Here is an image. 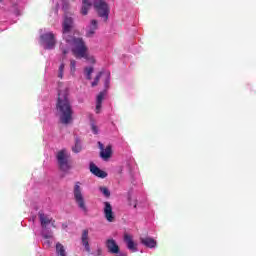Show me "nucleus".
<instances>
[{
    "mask_svg": "<svg viewBox=\"0 0 256 256\" xmlns=\"http://www.w3.org/2000/svg\"><path fill=\"white\" fill-rule=\"evenodd\" d=\"M44 239H51L53 237L52 234H43Z\"/></svg>",
    "mask_w": 256,
    "mask_h": 256,
    "instance_id": "nucleus-29",
    "label": "nucleus"
},
{
    "mask_svg": "<svg viewBox=\"0 0 256 256\" xmlns=\"http://www.w3.org/2000/svg\"><path fill=\"white\" fill-rule=\"evenodd\" d=\"M104 217L106 221L109 223H113L115 221V214H113V206H111V203L104 202Z\"/></svg>",
    "mask_w": 256,
    "mask_h": 256,
    "instance_id": "nucleus-8",
    "label": "nucleus"
},
{
    "mask_svg": "<svg viewBox=\"0 0 256 256\" xmlns=\"http://www.w3.org/2000/svg\"><path fill=\"white\" fill-rule=\"evenodd\" d=\"M140 243L149 249H155L157 247V241L151 237L140 238Z\"/></svg>",
    "mask_w": 256,
    "mask_h": 256,
    "instance_id": "nucleus-13",
    "label": "nucleus"
},
{
    "mask_svg": "<svg viewBox=\"0 0 256 256\" xmlns=\"http://www.w3.org/2000/svg\"><path fill=\"white\" fill-rule=\"evenodd\" d=\"M102 104L103 103H101V102H96V113L97 114L101 113V105Z\"/></svg>",
    "mask_w": 256,
    "mask_h": 256,
    "instance_id": "nucleus-25",
    "label": "nucleus"
},
{
    "mask_svg": "<svg viewBox=\"0 0 256 256\" xmlns=\"http://www.w3.org/2000/svg\"><path fill=\"white\" fill-rule=\"evenodd\" d=\"M90 171L93 175L99 177L100 179H105V177H107V172L99 169V167H97V165L94 163L90 164Z\"/></svg>",
    "mask_w": 256,
    "mask_h": 256,
    "instance_id": "nucleus-11",
    "label": "nucleus"
},
{
    "mask_svg": "<svg viewBox=\"0 0 256 256\" xmlns=\"http://www.w3.org/2000/svg\"><path fill=\"white\" fill-rule=\"evenodd\" d=\"M98 26H97V20H92L91 21V26L89 31L86 33L87 37H93L95 35V31H97Z\"/></svg>",
    "mask_w": 256,
    "mask_h": 256,
    "instance_id": "nucleus-16",
    "label": "nucleus"
},
{
    "mask_svg": "<svg viewBox=\"0 0 256 256\" xmlns=\"http://www.w3.org/2000/svg\"><path fill=\"white\" fill-rule=\"evenodd\" d=\"M69 0H63V5H62V9L63 11H68L69 10Z\"/></svg>",
    "mask_w": 256,
    "mask_h": 256,
    "instance_id": "nucleus-24",
    "label": "nucleus"
},
{
    "mask_svg": "<svg viewBox=\"0 0 256 256\" xmlns=\"http://www.w3.org/2000/svg\"><path fill=\"white\" fill-rule=\"evenodd\" d=\"M93 71H94L93 67H86L84 69V72H85V75H86V79L88 81H91V79H92L91 75H93Z\"/></svg>",
    "mask_w": 256,
    "mask_h": 256,
    "instance_id": "nucleus-19",
    "label": "nucleus"
},
{
    "mask_svg": "<svg viewBox=\"0 0 256 256\" xmlns=\"http://www.w3.org/2000/svg\"><path fill=\"white\" fill-rule=\"evenodd\" d=\"M63 35H67V33H71V29H73V18L65 16L64 21L62 23Z\"/></svg>",
    "mask_w": 256,
    "mask_h": 256,
    "instance_id": "nucleus-9",
    "label": "nucleus"
},
{
    "mask_svg": "<svg viewBox=\"0 0 256 256\" xmlns=\"http://www.w3.org/2000/svg\"><path fill=\"white\" fill-rule=\"evenodd\" d=\"M134 209H137V204H134Z\"/></svg>",
    "mask_w": 256,
    "mask_h": 256,
    "instance_id": "nucleus-33",
    "label": "nucleus"
},
{
    "mask_svg": "<svg viewBox=\"0 0 256 256\" xmlns=\"http://www.w3.org/2000/svg\"><path fill=\"white\" fill-rule=\"evenodd\" d=\"M103 75V72H99L94 81L92 82V87H97V85H99V81L101 80V76Z\"/></svg>",
    "mask_w": 256,
    "mask_h": 256,
    "instance_id": "nucleus-21",
    "label": "nucleus"
},
{
    "mask_svg": "<svg viewBox=\"0 0 256 256\" xmlns=\"http://www.w3.org/2000/svg\"><path fill=\"white\" fill-rule=\"evenodd\" d=\"M41 39L45 43L46 49H53L55 47V34L53 32L43 34Z\"/></svg>",
    "mask_w": 256,
    "mask_h": 256,
    "instance_id": "nucleus-7",
    "label": "nucleus"
},
{
    "mask_svg": "<svg viewBox=\"0 0 256 256\" xmlns=\"http://www.w3.org/2000/svg\"><path fill=\"white\" fill-rule=\"evenodd\" d=\"M106 246L109 253H119V246L117 245V242H115L113 239H108L106 242Z\"/></svg>",
    "mask_w": 256,
    "mask_h": 256,
    "instance_id": "nucleus-14",
    "label": "nucleus"
},
{
    "mask_svg": "<svg viewBox=\"0 0 256 256\" xmlns=\"http://www.w3.org/2000/svg\"><path fill=\"white\" fill-rule=\"evenodd\" d=\"M98 145H99V149L101 150L100 157L104 161H108V159H111V156L113 155V148L111 147V145H108L106 148L101 142H98Z\"/></svg>",
    "mask_w": 256,
    "mask_h": 256,
    "instance_id": "nucleus-6",
    "label": "nucleus"
},
{
    "mask_svg": "<svg viewBox=\"0 0 256 256\" xmlns=\"http://www.w3.org/2000/svg\"><path fill=\"white\" fill-rule=\"evenodd\" d=\"M82 149L81 140L79 137H75V145L72 147L73 153H81Z\"/></svg>",
    "mask_w": 256,
    "mask_h": 256,
    "instance_id": "nucleus-17",
    "label": "nucleus"
},
{
    "mask_svg": "<svg viewBox=\"0 0 256 256\" xmlns=\"http://www.w3.org/2000/svg\"><path fill=\"white\" fill-rule=\"evenodd\" d=\"M74 200L79 209L83 211V213H89V209L85 204V197L83 196V189L81 188V182H76L73 190Z\"/></svg>",
    "mask_w": 256,
    "mask_h": 256,
    "instance_id": "nucleus-5",
    "label": "nucleus"
},
{
    "mask_svg": "<svg viewBox=\"0 0 256 256\" xmlns=\"http://www.w3.org/2000/svg\"><path fill=\"white\" fill-rule=\"evenodd\" d=\"M60 49H61L63 55H66V54L69 53V50L65 49V48L63 47V44L60 45Z\"/></svg>",
    "mask_w": 256,
    "mask_h": 256,
    "instance_id": "nucleus-27",
    "label": "nucleus"
},
{
    "mask_svg": "<svg viewBox=\"0 0 256 256\" xmlns=\"http://www.w3.org/2000/svg\"><path fill=\"white\" fill-rule=\"evenodd\" d=\"M56 109L60 115V122L63 125H69L71 119H73V108L69 101V89L67 87L62 89L61 86H59Z\"/></svg>",
    "mask_w": 256,
    "mask_h": 256,
    "instance_id": "nucleus-1",
    "label": "nucleus"
},
{
    "mask_svg": "<svg viewBox=\"0 0 256 256\" xmlns=\"http://www.w3.org/2000/svg\"><path fill=\"white\" fill-rule=\"evenodd\" d=\"M66 42L72 45V53L76 59H82L87 53V46L81 38H66Z\"/></svg>",
    "mask_w": 256,
    "mask_h": 256,
    "instance_id": "nucleus-3",
    "label": "nucleus"
},
{
    "mask_svg": "<svg viewBox=\"0 0 256 256\" xmlns=\"http://www.w3.org/2000/svg\"><path fill=\"white\" fill-rule=\"evenodd\" d=\"M99 191H101V193L104 195V197H107V198L111 197V191H109L108 187L100 186Z\"/></svg>",
    "mask_w": 256,
    "mask_h": 256,
    "instance_id": "nucleus-20",
    "label": "nucleus"
},
{
    "mask_svg": "<svg viewBox=\"0 0 256 256\" xmlns=\"http://www.w3.org/2000/svg\"><path fill=\"white\" fill-rule=\"evenodd\" d=\"M3 2V0H0V3Z\"/></svg>",
    "mask_w": 256,
    "mask_h": 256,
    "instance_id": "nucleus-34",
    "label": "nucleus"
},
{
    "mask_svg": "<svg viewBox=\"0 0 256 256\" xmlns=\"http://www.w3.org/2000/svg\"><path fill=\"white\" fill-rule=\"evenodd\" d=\"M109 85V78L105 82V86L107 87Z\"/></svg>",
    "mask_w": 256,
    "mask_h": 256,
    "instance_id": "nucleus-31",
    "label": "nucleus"
},
{
    "mask_svg": "<svg viewBox=\"0 0 256 256\" xmlns=\"http://www.w3.org/2000/svg\"><path fill=\"white\" fill-rule=\"evenodd\" d=\"M82 4V15H87V13H89V9H91V6L93 5L98 16L104 19V21L109 19V5L104 0H83Z\"/></svg>",
    "mask_w": 256,
    "mask_h": 256,
    "instance_id": "nucleus-2",
    "label": "nucleus"
},
{
    "mask_svg": "<svg viewBox=\"0 0 256 256\" xmlns=\"http://www.w3.org/2000/svg\"><path fill=\"white\" fill-rule=\"evenodd\" d=\"M58 77H59V79H62V77H63V72H58Z\"/></svg>",
    "mask_w": 256,
    "mask_h": 256,
    "instance_id": "nucleus-30",
    "label": "nucleus"
},
{
    "mask_svg": "<svg viewBox=\"0 0 256 256\" xmlns=\"http://www.w3.org/2000/svg\"><path fill=\"white\" fill-rule=\"evenodd\" d=\"M56 160L60 171L67 173L71 169V155L67 152L66 149H62L57 152Z\"/></svg>",
    "mask_w": 256,
    "mask_h": 256,
    "instance_id": "nucleus-4",
    "label": "nucleus"
},
{
    "mask_svg": "<svg viewBox=\"0 0 256 256\" xmlns=\"http://www.w3.org/2000/svg\"><path fill=\"white\" fill-rule=\"evenodd\" d=\"M56 255L67 256V254L65 253V246H63V244L59 242L56 244Z\"/></svg>",
    "mask_w": 256,
    "mask_h": 256,
    "instance_id": "nucleus-18",
    "label": "nucleus"
},
{
    "mask_svg": "<svg viewBox=\"0 0 256 256\" xmlns=\"http://www.w3.org/2000/svg\"><path fill=\"white\" fill-rule=\"evenodd\" d=\"M76 65H77V62L75 60H70V71H71V73H75Z\"/></svg>",
    "mask_w": 256,
    "mask_h": 256,
    "instance_id": "nucleus-23",
    "label": "nucleus"
},
{
    "mask_svg": "<svg viewBox=\"0 0 256 256\" xmlns=\"http://www.w3.org/2000/svg\"><path fill=\"white\" fill-rule=\"evenodd\" d=\"M81 241L83 247H85L87 253H91V247L89 246V230L84 229L82 231Z\"/></svg>",
    "mask_w": 256,
    "mask_h": 256,
    "instance_id": "nucleus-12",
    "label": "nucleus"
},
{
    "mask_svg": "<svg viewBox=\"0 0 256 256\" xmlns=\"http://www.w3.org/2000/svg\"><path fill=\"white\" fill-rule=\"evenodd\" d=\"M91 129H92V132L94 133V135H97V133H99V129L97 128V126L95 124L91 125Z\"/></svg>",
    "mask_w": 256,
    "mask_h": 256,
    "instance_id": "nucleus-26",
    "label": "nucleus"
},
{
    "mask_svg": "<svg viewBox=\"0 0 256 256\" xmlns=\"http://www.w3.org/2000/svg\"><path fill=\"white\" fill-rule=\"evenodd\" d=\"M59 71H60V72L65 71V64H64V63H61V65H60V67H59Z\"/></svg>",
    "mask_w": 256,
    "mask_h": 256,
    "instance_id": "nucleus-28",
    "label": "nucleus"
},
{
    "mask_svg": "<svg viewBox=\"0 0 256 256\" xmlns=\"http://www.w3.org/2000/svg\"><path fill=\"white\" fill-rule=\"evenodd\" d=\"M104 98H105V92H100L96 98V103H103Z\"/></svg>",
    "mask_w": 256,
    "mask_h": 256,
    "instance_id": "nucleus-22",
    "label": "nucleus"
},
{
    "mask_svg": "<svg viewBox=\"0 0 256 256\" xmlns=\"http://www.w3.org/2000/svg\"><path fill=\"white\" fill-rule=\"evenodd\" d=\"M38 216H39L42 228L47 229V225H49V223H51V219L49 217L45 216L43 214V212H39Z\"/></svg>",
    "mask_w": 256,
    "mask_h": 256,
    "instance_id": "nucleus-15",
    "label": "nucleus"
},
{
    "mask_svg": "<svg viewBox=\"0 0 256 256\" xmlns=\"http://www.w3.org/2000/svg\"><path fill=\"white\" fill-rule=\"evenodd\" d=\"M92 63H95V58H91Z\"/></svg>",
    "mask_w": 256,
    "mask_h": 256,
    "instance_id": "nucleus-32",
    "label": "nucleus"
},
{
    "mask_svg": "<svg viewBox=\"0 0 256 256\" xmlns=\"http://www.w3.org/2000/svg\"><path fill=\"white\" fill-rule=\"evenodd\" d=\"M124 241H125L128 249L130 251H132V253H137V244H135V242L133 241V236H131L129 234H125Z\"/></svg>",
    "mask_w": 256,
    "mask_h": 256,
    "instance_id": "nucleus-10",
    "label": "nucleus"
}]
</instances>
